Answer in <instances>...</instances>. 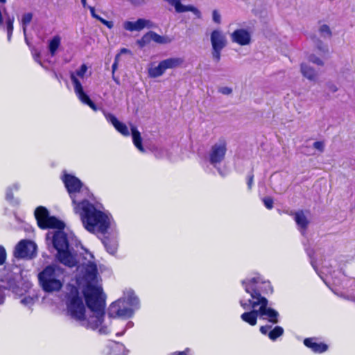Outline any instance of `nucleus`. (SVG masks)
<instances>
[{"label": "nucleus", "instance_id": "f257e3e1", "mask_svg": "<svg viewBox=\"0 0 355 355\" xmlns=\"http://www.w3.org/2000/svg\"><path fill=\"white\" fill-rule=\"evenodd\" d=\"M76 279L81 291H71L67 304L71 316L80 325L100 334H107L110 331L104 323L105 302L102 288L99 284L96 265L88 261L77 268Z\"/></svg>", "mask_w": 355, "mask_h": 355}, {"label": "nucleus", "instance_id": "f03ea898", "mask_svg": "<svg viewBox=\"0 0 355 355\" xmlns=\"http://www.w3.org/2000/svg\"><path fill=\"white\" fill-rule=\"evenodd\" d=\"M62 181L72 200L73 211L85 229L93 234L106 233L112 225V216L90 201L92 195L78 178L64 174Z\"/></svg>", "mask_w": 355, "mask_h": 355}, {"label": "nucleus", "instance_id": "7ed1b4c3", "mask_svg": "<svg viewBox=\"0 0 355 355\" xmlns=\"http://www.w3.org/2000/svg\"><path fill=\"white\" fill-rule=\"evenodd\" d=\"M261 282L266 283L270 287V291L272 292L270 283L263 282L259 276L245 279L242 282L245 292L250 294V298L247 300L244 298L241 299L240 304L243 309L249 310L252 309V310L243 313L241 315V318L243 321L252 326L257 324L258 316L263 319L268 320L272 324L278 322V312L267 306V299L262 297L257 290V285Z\"/></svg>", "mask_w": 355, "mask_h": 355}, {"label": "nucleus", "instance_id": "20e7f679", "mask_svg": "<svg viewBox=\"0 0 355 355\" xmlns=\"http://www.w3.org/2000/svg\"><path fill=\"white\" fill-rule=\"evenodd\" d=\"M35 216L39 227L42 229H53L46 234V239L52 241L57 250V258L62 264L71 268L76 266V257L69 250L66 234L63 232L64 224L53 216H49L48 210L39 207L35 211Z\"/></svg>", "mask_w": 355, "mask_h": 355}, {"label": "nucleus", "instance_id": "39448f33", "mask_svg": "<svg viewBox=\"0 0 355 355\" xmlns=\"http://www.w3.org/2000/svg\"><path fill=\"white\" fill-rule=\"evenodd\" d=\"M64 272L62 268L57 265L46 266L38 274V279L41 287L46 292L60 291L64 282Z\"/></svg>", "mask_w": 355, "mask_h": 355}, {"label": "nucleus", "instance_id": "423d86ee", "mask_svg": "<svg viewBox=\"0 0 355 355\" xmlns=\"http://www.w3.org/2000/svg\"><path fill=\"white\" fill-rule=\"evenodd\" d=\"M139 300L132 291L127 292L124 297L113 302L109 307L111 318H128L133 314V307L137 308Z\"/></svg>", "mask_w": 355, "mask_h": 355}, {"label": "nucleus", "instance_id": "0eeeda50", "mask_svg": "<svg viewBox=\"0 0 355 355\" xmlns=\"http://www.w3.org/2000/svg\"><path fill=\"white\" fill-rule=\"evenodd\" d=\"M212 60L218 63L221 58V51L227 45L225 33L220 29H215L210 33Z\"/></svg>", "mask_w": 355, "mask_h": 355}, {"label": "nucleus", "instance_id": "6e6552de", "mask_svg": "<svg viewBox=\"0 0 355 355\" xmlns=\"http://www.w3.org/2000/svg\"><path fill=\"white\" fill-rule=\"evenodd\" d=\"M227 146V141L223 138L218 139L212 145L209 153V160L212 165L216 166L224 159Z\"/></svg>", "mask_w": 355, "mask_h": 355}, {"label": "nucleus", "instance_id": "1a4fd4ad", "mask_svg": "<svg viewBox=\"0 0 355 355\" xmlns=\"http://www.w3.org/2000/svg\"><path fill=\"white\" fill-rule=\"evenodd\" d=\"M37 246L31 241L22 240L15 247L14 255L17 258L31 259L36 254Z\"/></svg>", "mask_w": 355, "mask_h": 355}, {"label": "nucleus", "instance_id": "9d476101", "mask_svg": "<svg viewBox=\"0 0 355 355\" xmlns=\"http://www.w3.org/2000/svg\"><path fill=\"white\" fill-rule=\"evenodd\" d=\"M232 43L239 46H248L252 42L251 33L245 28H238L230 34Z\"/></svg>", "mask_w": 355, "mask_h": 355}, {"label": "nucleus", "instance_id": "9b49d317", "mask_svg": "<svg viewBox=\"0 0 355 355\" xmlns=\"http://www.w3.org/2000/svg\"><path fill=\"white\" fill-rule=\"evenodd\" d=\"M170 6L174 8L176 12L182 13L185 12H191L198 19L202 17L201 12L192 5H183L180 0H164Z\"/></svg>", "mask_w": 355, "mask_h": 355}, {"label": "nucleus", "instance_id": "f8f14e48", "mask_svg": "<svg viewBox=\"0 0 355 355\" xmlns=\"http://www.w3.org/2000/svg\"><path fill=\"white\" fill-rule=\"evenodd\" d=\"M103 114L107 119V121L111 123L113 126L116 128V130L119 132L123 136L128 137L130 135V132L127 125L119 121L114 115L110 113H107L103 111Z\"/></svg>", "mask_w": 355, "mask_h": 355}, {"label": "nucleus", "instance_id": "ddd939ff", "mask_svg": "<svg viewBox=\"0 0 355 355\" xmlns=\"http://www.w3.org/2000/svg\"><path fill=\"white\" fill-rule=\"evenodd\" d=\"M123 26L126 31H140L145 27H151V22L144 19H139L136 21H125Z\"/></svg>", "mask_w": 355, "mask_h": 355}, {"label": "nucleus", "instance_id": "4468645a", "mask_svg": "<svg viewBox=\"0 0 355 355\" xmlns=\"http://www.w3.org/2000/svg\"><path fill=\"white\" fill-rule=\"evenodd\" d=\"M107 351H104L105 354L110 355H127L128 350L125 346L120 343L110 341L107 345Z\"/></svg>", "mask_w": 355, "mask_h": 355}, {"label": "nucleus", "instance_id": "2eb2a0df", "mask_svg": "<svg viewBox=\"0 0 355 355\" xmlns=\"http://www.w3.org/2000/svg\"><path fill=\"white\" fill-rule=\"evenodd\" d=\"M294 220L299 230L304 234L309 223L306 214L303 211H298L294 214Z\"/></svg>", "mask_w": 355, "mask_h": 355}, {"label": "nucleus", "instance_id": "dca6fc26", "mask_svg": "<svg viewBox=\"0 0 355 355\" xmlns=\"http://www.w3.org/2000/svg\"><path fill=\"white\" fill-rule=\"evenodd\" d=\"M87 71V67L86 64H83L80 69L76 70L75 72L71 73L70 78L74 87V91L76 94V82L79 83L82 87L81 80L85 78L86 72Z\"/></svg>", "mask_w": 355, "mask_h": 355}, {"label": "nucleus", "instance_id": "f3484780", "mask_svg": "<svg viewBox=\"0 0 355 355\" xmlns=\"http://www.w3.org/2000/svg\"><path fill=\"white\" fill-rule=\"evenodd\" d=\"M300 71L304 77L311 81L315 82L318 79V72L307 63L303 62L301 64Z\"/></svg>", "mask_w": 355, "mask_h": 355}, {"label": "nucleus", "instance_id": "a211bd4d", "mask_svg": "<svg viewBox=\"0 0 355 355\" xmlns=\"http://www.w3.org/2000/svg\"><path fill=\"white\" fill-rule=\"evenodd\" d=\"M164 71L167 69H173L181 67L184 60L180 57H171L161 61Z\"/></svg>", "mask_w": 355, "mask_h": 355}, {"label": "nucleus", "instance_id": "6ab92c4d", "mask_svg": "<svg viewBox=\"0 0 355 355\" xmlns=\"http://www.w3.org/2000/svg\"><path fill=\"white\" fill-rule=\"evenodd\" d=\"M76 95L78 99L83 103L87 105L94 111H97L96 105L91 101L89 97L84 92L83 87L79 83H76Z\"/></svg>", "mask_w": 355, "mask_h": 355}, {"label": "nucleus", "instance_id": "aec40b11", "mask_svg": "<svg viewBox=\"0 0 355 355\" xmlns=\"http://www.w3.org/2000/svg\"><path fill=\"white\" fill-rule=\"evenodd\" d=\"M304 344L316 353H322L327 349V345L322 343H317L314 338H306L304 340Z\"/></svg>", "mask_w": 355, "mask_h": 355}, {"label": "nucleus", "instance_id": "412c9836", "mask_svg": "<svg viewBox=\"0 0 355 355\" xmlns=\"http://www.w3.org/2000/svg\"><path fill=\"white\" fill-rule=\"evenodd\" d=\"M147 71L148 76L153 78L160 77L165 73L162 62H159L157 66L153 63L150 64Z\"/></svg>", "mask_w": 355, "mask_h": 355}, {"label": "nucleus", "instance_id": "4be33fe9", "mask_svg": "<svg viewBox=\"0 0 355 355\" xmlns=\"http://www.w3.org/2000/svg\"><path fill=\"white\" fill-rule=\"evenodd\" d=\"M130 129L134 145L140 152L144 153L145 150L142 146V139L139 131L135 125H130Z\"/></svg>", "mask_w": 355, "mask_h": 355}, {"label": "nucleus", "instance_id": "5701e85b", "mask_svg": "<svg viewBox=\"0 0 355 355\" xmlns=\"http://www.w3.org/2000/svg\"><path fill=\"white\" fill-rule=\"evenodd\" d=\"M61 44V37L59 35L54 36L49 42L50 53L53 56Z\"/></svg>", "mask_w": 355, "mask_h": 355}, {"label": "nucleus", "instance_id": "b1692460", "mask_svg": "<svg viewBox=\"0 0 355 355\" xmlns=\"http://www.w3.org/2000/svg\"><path fill=\"white\" fill-rule=\"evenodd\" d=\"M87 8L89 10L91 15L92 16V17H94L96 19L100 21L103 24L106 26L108 28L111 29V28H113V26H114L113 22L111 21H107V20L102 18L101 17H100L97 14H96L95 8L94 7L87 6Z\"/></svg>", "mask_w": 355, "mask_h": 355}, {"label": "nucleus", "instance_id": "393cba45", "mask_svg": "<svg viewBox=\"0 0 355 355\" xmlns=\"http://www.w3.org/2000/svg\"><path fill=\"white\" fill-rule=\"evenodd\" d=\"M33 19V14L31 12L24 13L21 19L20 23L22 26L23 33L24 36H26L27 26L31 22Z\"/></svg>", "mask_w": 355, "mask_h": 355}, {"label": "nucleus", "instance_id": "a878e982", "mask_svg": "<svg viewBox=\"0 0 355 355\" xmlns=\"http://www.w3.org/2000/svg\"><path fill=\"white\" fill-rule=\"evenodd\" d=\"M283 333V328L279 326H277L268 332V337L270 340H275L278 337L281 336Z\"/></svg>", "mask_w": 355, "mask_h": 355}, {"label": "nucleus", "instance_id": "bb28decb", "mask_svg": "<svg viewBox=\"0 0 355 355\" xmlns=\"http://www.w3.org/2000/svg\"><path fill=\"white\" fill-rule=\"evenodd\" d=\"M151 40L159 44H166L169 42V40L165 37L161 36L154 32H150Z\"/></svg>", "mask_w": 355, "mask_h": 355}, {"label": "nucleus", "instance_id": "cd10ccee", "mask_svg": "<svg viewBox=\"0 0 355 355\" xmlns=\"http://www.w3.org/2000/svg\"><path fill=\"white\" fill-rule=\"evenodd\" d=\"M319 32L324 37H330L331 36V29L327 24L320 25L319 27Z\"/></svg>", "mask_w": 355, "mask_h": 355}, {"label": "nucleus", "instance_id": "c85d7f7f", "mask_svg": "<svg viewBox=\"0 0 355 355\" xmlns=\"http://www.w3.org/2000/svg\"><path fill=\"white\" fill-rule=\"evenodd\" d=\"M315 45L320 54L324 55L329 53L328 46L322 42L318 40Z\"/></svg>", "mask_w": 355, "mask_h": 355}, {"label": "nucleus", "instance_id": "c756f323", "mask_svg": "<svg viewBox=\"0 0 355 355\" xmlns=\"http://www.w3.org/2000/svg\"><path fill=\"white\" fill-rule=\"evenodd\" d=\"M105 247L107 250V251L111 254H114L116 252L117 245L115 243H107L104 242Z\"/></svg>", "mask_w": 355, "mask_h": 355}, {"label": "nucleus", "instance_id": "7c9ffc66", "mask_svg": "<svg viewBox=\"0 0 355 355\" xmlns=\"http://www.w3.org/2000/svg\"><path fill=\"white\" fill-rule=\"evenodd\" d=\"M151 40L150 33L144 35L139 40L137 41V44L140 47H144Z\"/></svg>", "mask_w": 355, "mask_h": 355}, {"label": "nucleus", "instance_id": "2f4dec72", "mask_svg": "<svg viewBox=\"0 0 355 355\" xmlns=\"http://www.w3.org/2000/svg\"><path fill=\"white\" fill-rule=\"evenodd\" d=\"M35 298L31 296H26L21 300V303L25 306H31L35 302Z\"/></svg>", "mask_w": 355, "mask_h": 355}, {"label": "nucleus", "instance_id": "473e14b6", "mask_svg": "<svg viewBox=\"0 0 355 355\" xmlns=\"http://www.w3.org/2000/svg\"><path fill=\"white\" fill-rule=\"evenodd\" d=\"M212 19L216 24H219L221 23V16L218 10H214L212 12Z\"/></svg>", "mask_w": 355, "mask_h": 355}, {"label": "nucleus", "instance_id": "72a5a7b5", "mask_svg": "<svg viewBox=\"0 0 355 355\" xmlns=\"http://www.w3.org/2000/svg\"><path fill=\"white\" fill-rule=\"evenodd\" d=\"M309 60L310 62H313L314 64H316L318 65L322 66L323 64L322 60L320 58L316 57L314 55H311L309 57Z\"/></svg>", "mask_w": 355, "mask_h": 355}, {"label": "nucleus", "instance_id": "f704fd0d", "mask_svg": "<svg viewBox=\"0 0 355 355\" xmlns=\"http://www.w3.org/2000/svg\"><path fill=\"white\" fill-rule=\"evenodd\" d=\"M313 146L320 152H322L324 149V144L323 141H315L313 143Z\"/></svg>", "mask_w": 355, "mask_h": 355}, {"label": "nucleus", "instance_id": "c9c22d12", "mask_svg": "<svg viewBox=\"0 0 355 355\" xmlns=\"http://www.w3.org/2000/svg\"><path fill=\"white\" fill-rule=\"evenodd\" d=\"M6 253L5 248L0 245V265H2L6 260Z\"/></svg>", "mask_w": 355, "mask_h": 355}, {"label": "nucleus", "instance_id": "e433bc0d", "mask_svg": "<svg viewBox=\"0 0 355 355\" xmlns=\"http://www.w3.org/2000/svg\"><path fill=\"white\" fill-rule=\"evenodd\" d=\"M263 202L264 203V205L266 208L270 209L273 207V200L270 198H265L263 200Z\"/></svg>", "mask_w": 355, "mask_h": 355}, {"label": "nucleus", "instance_id": "4c0bfd02", "mask_svg": "<svg viewBox=\"0 0 355 355\" xmlns=\"http://www.w3.org/2000/svg\"><path fill=\"white\" fill-rule=\"evenodd\" d=\"M120 54H117L114 58V62L112 66V74L114 75L115 71L117 69L119 62Z\"/></svg>", "mask_w": 355, "mask_h": 355}, {"label": "nucleus", "instance_id": "58836bf2", "mask_svg": "<svg viewBox=\"0 0 355 355\" xmlns=\"http://www.w3.org/2000/svg\"><path fill=\"white\" fill-rule=\"evenodd\" d=\"M219 92L223 94L230 95L232 94V89L229 87H223L219 89Z\"/></svg>", "mask_w": 355, "mask_h": 355}, {"label": "nucleus", "instance_id": "ea45409f", "mask_svg": "<svg viewBox=\"0 0 355 355\" xmlns=\"http://www.w3.org/2000/svg\"><path fill=\"white\" fill-rule=\"evenodd\" d=\"M270 327H271L270 326H262L260 328V331L263 334H267V333L269 331Z\"/></svg>", "mask_w": 355, "mask_h": 355}, {"label": "nucleus", "instance_id": "a19ab883", "mask_svg": "<svg viewBox=\"0 0 355 355\" xmlns=\"http://www.w3.org/2000/svg\"><path fill=\"white\" fill-rule=\"evenodd\" d=\"M33 58H34V60L37 62L38 63H40L41 64V62L39 60V58H40V52H38L37 51L35 50L33 52Z\"/></svg>", "mask_w": 355, "mask_h": 355}, {"label": "nucleus", "instance_id": "79ce46f5", "mask_svg": "<svg viewBox=\"0 0 355 355\" xmlns=\"http://www.w3.org/2000/svg\"><path fill=\"white\" fill-rule=\"evenodd\" d=\"M126 53L131 55L132 52L128 49L123 48L120 50V52L119 54H120V55H121V54H126Z\"/></svg>", "mask_w": 355, "mask_h": 355}, {"label": "nucleus", "instance_id": "37998d69", "mask_svg": "<svg viewBox=\"0 0 355 355\" xmlns=\"http://www.w3.org/2000/svg\"><path fill=\"white\" fill-rule=\"evenodd\" d=\"M189 352V349H187L185 351L175 352V353H173L171 355H188Z\"/></svg>", "mask_w": 355, "mask_h": 355}, {"label": "nucleus", "instance_id": "c03bdc74", "mask_svg": "<svg viewBox=\"0 0 355 355\" xmlns=\"http://www.w3.org/2000/svg\"><path fill=\"white\" fill-rule=\"evenodd\" d=\"M252 182H253V177L251 176V177H250V178L248 180V184L249 188L251 187Z\"/></svg>", "mask_w": 355, "mask_h": 355}, {"label": "nucleus", "instance_id": "a18cd8bd", "mask_svg": "<svg viewBox=\"0 0 355 355\" xmlns=\"http://www.w3.org/2000/svg\"><path fill=\"white\" fill-rule=\"evenodd\" d=\"M6 198L8 200H11L12 198V196L8 190L7 191V193H6Z\"/></svg>", "mask_w": 355, "mask_h": 355}, {"label": "nucleus", "instance_id": "49530a36", "mask_svg": "<svg viewBox=\"0 0 355 355\" xmlns=\"http://www.w3.org/2000/svg\"><path fill=\"white\" fill-rule=\"evenodd\" d=\"M81 3L84 8H87V0H81Z\"/></svg>", "mask_w": 355, "mask_h": 355}, {"label": "nucleus", "instance_id": "de8ad7c7", "mask_svg": "<svg viewBox=\"0 0 355 355\" xmlns=\"http://www.w3.org/2000/svg\"><path fill=\"white\" fill-rule=\"evenodd\" d=\"M7 0H0V4L3 6L6 3Z\"/></svg>", "mask_w": 355, "mask_h": 355}, {"label": "nucleus", "instance_id": "09e8293b", "mask_svg": "<svg viewBox=\"0 0 355 355\" xmlns=\"http://www.w3.org/2000/svg\"><path fill=\"white\" fill-rule=\"evenodd\" d=\"M128 324L129 327H132V322H128Z\"/></svg>", "mask_w": 355, "mask_h": 355}]
</instances>
